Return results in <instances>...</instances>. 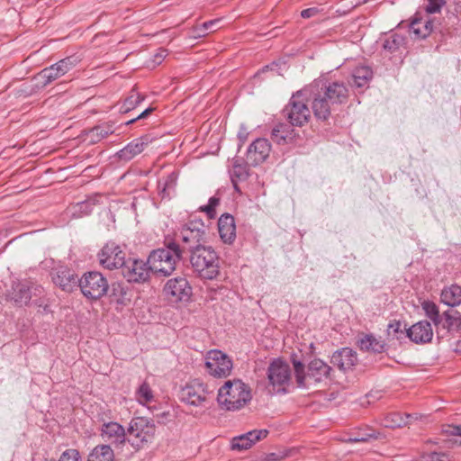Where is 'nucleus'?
Wrapping results in <instances>:
<instances>
[{
    "label": "nucleus",
    "instance_id": "f257e3e1",
    "mask_svg": "<svg viewBox=\"0 0 461 461\" xmlns=\"http://www.w3.org/2000/svg\"><path fill=\"white\" fill-rule=\"evenodd\" d=\"M311 88L312 110L317 120L327 121L331 113L339 105L345 104L349 97V90L342 81H329L319 78L308 86Z\"/></svg>",
    "mask_w": 461,
    "mask_h": 461
},
{
    "label": "nucleus",
    "instance_id": "f03ea898",
    "mask_svg": "<svg viewBox=\"0 0 461 461\" xmlns=\"http://www.w3.org/2000/svg\"><path fill=\"white\" fill-rule=\"evenodd\" d=\"M182 255L183 249L177 241L166 240L164 248L155 249L149 254L148 263L151 266L152 272L168 276L175 271Z\"/></svg>",
    "mask_w": 461,
    "mask_h": 461
},
{
    "label": "nucleus",
    "instance_id": "7ed1b4c3",
    "mask_svg": "<svg viewBox=\"0 0 461 461\" xmlns=\"http://www.w3.org/2000/svg\"><path fill=\"white\" fill-rule=\"evenodd\" d=\"M189 262L193 272L201 279L213 280L220 274V258L211 246L190 252Z\"/></svg>",
    "mask_w": 461,
    "mask_h": 461
},
{
    "label": "nucleus",
    "instance_id": "20e7f679",
    "mask_svg": "<svg viewBox=\"0 0 461 461\" xmlns=\"http://www.w3.org/2000/svg\"><path fill=\"white\" fill-rule=\"evenodd\" d=\"M311 88L303 87L294 93L287 104L282 110L283 116L291 126L303 127L311 119L308 102L312 101Z\"/></svg>",
    "mask_w": 461,
    "mask_h": 461
},
{
    "label": "nucleus",
    "instance_id": "39448f33",
    "mask_svg": "<svg viewBox=\"0 0 461 461\" xmlns=\"http://www.w3.org/2000/svg\"><path fill=\"white\" fill-rule=\"evenodd\" d=\"M250 400V390L240 380H229L218 391V404L226 411L240 410Z\"/></svg>",
    "mask_w": 461,
    "mask_h": 461
},
{
    "label": "nucleus",
    "instance_id": "423d86ee",
    "mask_svg": "<svg viewBox=\"0 0 461 461\" xmlns=\"http://www.w3.org/2000/svg\"><path fill=\"white\" fill-rule=\"evenodd\" d=\"M156 436V425L152 419L133 417L127 428V442L135 451L148 447Z\"/></svg>",
    "mask_w": 461,
    "mask_h": 461
},
{
    "label": "nucleus",
    "instance_id": "0eeeda50",
    "mask_svg": "<svg viewBox=\"0 0 461 461\" xmlns=\"http://www.w3.org/2000/svg\"><path fill=\"white\" fill-rule=\"evenodd\" d=\"M291 377L289 364L280 358L274 359L267 368L268 384L266 389L270 394L285 393L290 385Z\"/></svg>",
    "mask_w": 461,
    "mask_h": 461
},
{
    "label": "nucleus",
    "instance_id": "6e6552de",
    "mask_svg": "<svg viewBox=\"0 0 461 461\" xmlns=\"http://www.w3.org/2000/svg\"><path fill=\"white\" fill-rule=\"evenodd\" d=\"M206 237V228L202 221H191L185 224L179 232L176 234V238L182 242L180 245L183 253L203 247Z\"/></svg>",
    "mask_w": 461,
    "mask_h": 461
},
{
    "label": "nucleus",
    "instance_id": "1a4fd4ad",
    "mask_svg": "<svg viewBox=\"0 0 461 461\" xmlns=\"http://www.w3.org/2000/svg\"><path fill=\"white\" fill-rule=\"evenodd\" d=\"M85 297L96 300L104 296L108 290L106 278L99 272L86 273L78 281V285Z\"/></svg>",
    "mask_w": 461,
    "mask_h": 461
},
{
    "label": "nucleus",
    "instance_id": "9d476101",
    "mask_svg": "<svg viewBox=\"0 0 461 461\" xmlns=\"http://www.w3.org/2000/svg\"><path fill=\"white\" fill-rule=\"evenodd\" d=\"M213 389L199 379H194L181 390V401L186 404L201 407L207 402Z\"/></svg>",
    "mask_w": 461,
    "mask_h": 461
},
{
    "label": "nucleus",
    "instance_id": "9b49d317",
    "mask_svg": "<svg viewBox=\"0 0 461 461\" xmlns=\"http://www.w3.org/2000/svg\"><path fill=\"white\" fill-rule=\"evenodd\" d=\"M205 367L210 375L222 378L230 375L233 365L231 358L227 354L214 349L207 352Z\"/></svg>",
    "mask_w": 461,
    "mask_h": 461
},
{
    "label": "nucleus",
    "instance_id": "f8f14e48",
    "mask_svg": "<svg viewBox=\"0 0 461 461\" xmlns=\"http://www.w3.org/2000/svg\"><path fill=\"white\" fill-rule=\"evenodd\" d=\"M78 61L79 59L76 56L67 57L58 61L57 63L42 69L40 73L37 74L35 79L37 80L38 84L41 85V86H46L47 85L67 74L78 63Z\"/></svg>",
    "mask_w": 461,
    "mask_h": 461
},
{
    "label": "nucleus",
    "instance_id": "ddd939ff",
    "mask_svg": "<svg viewBox=\"0 0 461 461\" xmlns=\"http://www.w3.org/2000/svg\"><path fill=\"white\" fill-rule=\"evenodd\" d=\"M125 256V252L113 241L107 242L97 254L99 264L109 270L121 268Z\"/></svg>",
    "mask_w": 461,
    "mask_h": 461
},
{
    "label": "nucleus",
    "instance_id": "4468645a",
    "mask_svg": "<svg viewBox=\"0 0 461 461\" xmlns=\"http://www.w3.org/2000/svg\"><path fill=\"white\" fill-rule=\"evenodd\" d=\"M122 274L128 282L141 283L149 279L152 272L151 266L148 261L128 258L125 259L124 265L122 266Z\"/></svg>",
    "mask_w": 461,
    "mask_h": 461
},
{
    "label": "nucleus",
    "instance_id": "2eb2a0df",
    "mask_svg": "<svg viewBox=\"0 0 461 461\" xmlns=\"http://www.w3.org/2000/svg\"><path fill=\"white\" fill-rule=\"evenodd\" d=\"M100 436L107 445L115 447L122 446L127 441V429L115 421L104 422L100 429Z\"/></svg>",
    "mask_w": 461,
    "mask_h": 461
},
{
    "label": "nucleus",
    "instance_id": "dca6fc26",
    "mask_svg": "<svg viewBox=\"0 0 461 461\" xmlns=\"http://www.w3.org/2000/svg\"><path fill=\"white\" fill-rule=\"evenodd\" d=\"M164 291L174 302H186L192 295V287L185 277L169 279L164 287Z\"/></svg>",
    "mask_w": 461,
    "mask_h": 461
},
{
    "label": "nucleus",
    "instance_id": "f3484780",
    "mask_svg": "<svg viewBox=\"0 0 461 461\" xmlns=\"http://www.w3.org/2000/svg\"><path fill=\"white\" fill-rule=\"evenodd\" d=\"M51 276L53 283L65 292H72L78 285L77 276L67 267L61 266L55 268Z\"/></svg>",
    "mask_w": 461,
    "mask_h": 461
},
{
    "label": "nucleus",
    "instance_id": "a211bd4d",
    "mask_svg": "<svg viewBox=\"0 0 461 461\" xmlns=\"http://www.w3.org/2000/svg\"><path fill=\"white\" fill-rule=\"evenodd\" d=\"M404 330L408 338L417 344L429 342L433 338V330L430 322L428 321H418L409 329L404 327Z\"/></svg>",
    "mask_w": 461,
    "mask_h": 461
},
{
    "label": "nucleus",
    "instance_id": "6ab92c4d",
    "mask_svg": "<svg viewBox=\"0 0 461 461\" xmlns=\"http://www.w3.org/2000/svg\"><path fill=\"white\" fill-rule=\"evenodd\" d=\"M330 362L339 370L346 372L352 369L357 365V355L353 349L343 348L332 354Z\"/></svg>",
    "mask_w": 461,
    "mask_h": 461
},
{
    "label": "nucleus",
    "instance_id": "aec40b11",
    "mask_svg": "<svg viewBox=\"0 0 461 461\" xmlns=\"http://www.w3.org/2000/svg\"><path fill=\"white\" fill-rule=\"evenodd\" d=\"M150 142L148 135L141 136L128 143L123 149L117 152L119 160L128 162L140 154Z\"/></svg>",
    "mask_w": 461,
    "mask_h": 461
},
{
    "label": "nucleus",
    "instance_id": "412c9836",
    "mask_svg": "<svg viewBox=\"0 0 461 461\" xmlns=\"http://www.w3.org/2000/svg\"><path fill=\"white\" fill-rule=\"evenodd\" d=\"M218 230L224 243L231 244L236 239L234 217L229 213L222 214L218 221Z\"/></svg>",
    "mask_w": 461,
    "mask_h": 461
},
{
    "label": "nucleus",
    "instance_id": "4be33fe9",
    "mask_svg": "<svg viewBox=\"0 0 461 461\" xmlns=\"http://www.w3.org/2000/svg\"><path fill=\"white\" fill-rule=\"evenodd\" d=\"M259 441V429H253L245 434L234 437L230 441V448L235 451H245Z\"/></svg>",
    "mask_w": 461,
    "mask_h": 461
},
{
    "label": "nucleus",
    "instance_id": "5701e85b",
    "mask_svg": "<svg viewBox=\"0 0 461 461\" xmlns=\"http://www.w3.org/2000/svg\"><path fill=\"white\" fill-rule=\"evenodd\" d=\"M331 367L320 358H314L308 364L307 376L314 382H321L330 377Z\"/></svg>",
    "mask_w": 461,
    "mask_h": 461
},
{
    "label": "nucleus",
    "instance_id": "b1692460",
    "mask_svg": "<svg viewBox=\"0 0 461 461\" xmlns=\"http://www.w3.org/2000/svg\"><path fill=\"white\" fill-rule=\"evenodd\" d=\"M418 415L409 413L392 412L386 414L382 420V425L385 428H401L410 425L412 420H417Z\"/></svg>",
    "mask_w": 461,
    "mask_h": 461
},
{
    "label": "nucleus",
    "instance_id": "393cba45",
    "mask_svg": "<svg viewBox=\"0 0 461 461\" xmlns=\"http://www.w3.org/2000/svg\"><path fill=\"white\" fill-rule=\"evenodd\" d=\"M357 345L361 350L373 352V353H382L385 350V343L376 339L372 334H366L361 337L357 340Z\"/></svg>",
    "mask_w": 461,
    "mask_h": 461
},
{
    "label": "nucleus",
    "instance_id": "a878e982",
    "mask_svg": "<svg viewBox=\"0 0 461 461\" xmlns=\"http://www.w3.org/2000/svg\"><path fill=\"white\" fill-rule=\"evenodd\" d=\"M372 76L373 72L370 68L366 66L356 68L352 73V86L357 89L368 87Z\"/></svg>",
    "mask_w": 461,
    "mask_h": 461
},
{
    "label": "nucleus",
    "instance_id": "bb28decb",
    "mask_svg": "<svg viewBox=\"0 0 461 461\" xmlns=\"http://www.w3.org/2000/svg\"><path fill=\"white\" fill-rule=\"evenodd\" d=\"M440 301L450 307L461 304V286L451 285L448 287H445L441 291Z\"/></svg>",
    "mask_w": 461,
    "mask_h": 461
},
{
    "label": "nucleus",
    "instance_id": "cd10ccee",
    "mask_svg": "<svg viewBox=\"0 0 461 461\" xmlns=\"http://www.w3.org/2000/svg\"><path fill=\"white\" fill-rule=\"evenodd\" d=\"M432 32V23L430 21H423L414 19L410 24V33H412L417 39H424Z\"/></svg>",
    "mask_w": 461,
    "mask_h": 461
},
{
    "label": "nucleus",
    "instance_id": "c85d7f7f",
    "mask_svg": "<svg viewBox=\"0 0 461 461\" xmlns=\"http://www.w3.org/2000/svg\"><path fill=\"white\" fill-rule=\"evenodd\" d=\"M87 461H114L110 445H97L89 454Z\"/></svg>",
    "mask_w": 461,
    "mask_h": 461
},
{
    "label": "nucleus",
    "instance_id": "c756f323",
    "mask_svg": "<svg viewBox=\"0 0 461 461\" xmlns=\"http://www.w3.org/2000/svg\"><path fill=\"white\" fill-rule=\"evenodd\" d=\"M405 44V37L397 33L391 32L386 34L382 44L384 50L389 53H394Z\"/></svg>",
    "mask_w": 461,
    "mask_h": 461
},
{
    "label": "nucleus",
    "instance_id": "7c9ffc66",
    "mask_svg": "<svg viewBox=\"0 0 461 461\" xmlns=\"http://www.w3.org/2000/svg\"><path fill=\"white\" fill-rule=\"evenodd\" d=\"M176 180L177 176L173 172L158 181L159 194H161L162 198L171 196V194L175 192Z\"/></svg>",
    "mask_w": 461,
    "mask_h": 461
},
{
    "label": "nucleus",
    "instance_id": "2f4dec72",
    "mask_svg": "<svg viewBox=\"0 0 461 461\" xmlns=\"http://www.w3.org/2000/svg\"><path fill=\"white\" fill-rule=\"evenodd\" d=\"M144 95H140L133 88L130 95L124 99L122 104L120 106V112L122 113H127L137 107L143 100Z\"/></svg>",
    "mask_w": 461,
    "mask_h": 461
},
{
    "label": "nucleus",
    "instance_id": "473e14b6",
    "mask_svg": "<svg viewBox=\"0 0 461 461\" xmlns=\"http://www.w3.org/2000/svg\"><path fill=\"white\" fill-rule=\"evenodd\" d=\"M113 132V125L111 123H104L94 127L89 131V136L92 142H98L108 137Z\"/></svg>",
    "mask_w": 461,
    "mask_h": 461
},
{
    "label": "nucleus",
    "instance_id": "72a5a7b5",
    "mask_svg": "<svg viewBox=\"0 0 461 461\" xmlns=\"http://www.w3.org/2000/svg\"><path fill=\"white\" fill-rule=\"evenodd\" d=\"M422 310L426 316L430 319L435 326H438L442 321V316L439 314L438 305L431 301H424L421 303Z\"/></svg>",
    "mask_w": 461,
    "mask_h": 461
},
{
    "label": "nucleus",
    "instance_id": "f704fd0d",
    "mask_svg": "<svg viewBox=\"0 0 461 461\" xmlns=\"http://www.w3.org/2000/svg\"><path fill=\"white\" fill-rule=\"evenodd\" d=\"M154 399L153 392L149 384L146 382L142 383L136 391V400L142 405H147Z\"/></svg>",
    "mask_w": 461,
    "mask_h": 461
},
{
    "label": "nucleus",
    "instance_id": "c9c22d12",
    "mask_svg": "<svg viewBox=\"0 0 461 461\" xmlns=\"http://www.w3.org/2000/svg\"><path fill=\"white\" fill-rule=\"evenodd\" d=\"M32 298V293L30 288L23 285H17L14 292V300L20 305L27 304Z\"/></svg>",
    "mask_w": 461,
    "mask_h": 461
},
{
    "label": "nucleus",
    "instance_id": "e433bc0d",
    "mask_svg": "<svg viewBox=\"0 0 461 461\" xmlns=\"http://www.w3.org/2000/svg\"><path fill=\"white\" fill-rule=\"evenodd\" d=\"M446 323L443 325L448 330H457L461 326V316L458 312L446 311L443 313Z\"/></svg>",
    "mask_w": 461,
    "mask_h": 461
},
{
    "label": "nucleus",
    "instance_id": "4c0bfd02",
    "mask_svg": "<svg viewBox=\"0 0 461 461\" xmlns=\"http://www.w3.org/2000/svg\"><path fill=\"white\" fill-rule=\"evenodd\" d=\"M259 139H256L249 147L246 154V164L249 167H256L259 163V153L258 151V143Z\"/></svg>",
    "mask_w": 461,
    "mask_h": 461
},
{
    "label": "nucleus",
    "instance_id": "58836bf2",
    "mask_svg": "<svg viewBox=\"0 0 461 461\" xmlns=\"http://www.w3.org/2000/svg\"><path fill=\"white\" fill-rule=\"evenodd\" d=\"M290 125L285 123H278L272 130V138L277 143L285 141L288 134L290 133Z\"/></svg>",
    "mask_w": 461,
    "mask_h": 461
},
{
    "label": "nucleus",
    "instance_id": "ea45409f",
    "mask_svg": "<svg viewBox=\"0 0 461 461\" xmlns=\"http://www.w3.org/2000/svg\"><path fill=\"white\" fill-rule=\"evenodd\" d=\"M221 23V19H214L208 22H204L200 26L194 29L197 37L205 36L208 32H214L219 27L218 24Z\"/></svg>",
    "mask_w": 461,
    "mask_h": 461
},
{
    "label": "nucleus",
    "instance_id": "a19ab883",
    "mask_svg": "<svg viewBox=\"0 0 461 461\" xmlns=\"http://www.w3.org/2000/svg\"><path fill=\"white\" fill-rule=\"evenodd\" d=\"M293 365H294L295 378H296L298 386H300V387L305 386L304 381L306 378V375L304 373V365L301 361L296 360L294 358L293 359Z\"/></svg>",
    "mask_w": 461,
    "mask_h": 461
},
{
    "label": "nucleus",
    "instance_id": "79ce46f5",
    "mask_svg": "<svg viewBox=\"0 0 461 461\" xmlns=\"http://www.w3.org/2000/svg\"><path fill=\"white\" fill-rule=\"evenodd\" d=\"M220 203V198L216 195L212 196L209 199L208 204L201 206V211L206 212L209 218H213L215 216V208Z\"/></svg>",
    "mask_w": 461,
    "mask_h": 461
},
{
    "label": "nucleus",
    "instance_id": "37998d69",
    "mask_svg": "<svg viewBox=\"0 0 461 461\" xmlns=\"http://www.w3.org/2000/svg\"><path fill=\"white\" fill-rule=\"evenodd\" d=\"M288 456V451L271 452L261 455V461H280Z\"/></svg>",
    "mask_w": 461,
    "mask_h": 461
},
{
    "label": "nucleus",
    "instance_id": "c03bdc74",
    "mask_svg": "<svg viewBox=\"0 0 461 461\" xmlns=\"http://www.w3.org/2000/svg\"><path fill=\"white\" fill-rule=\"evenodd\" d=\"M445 5V0H428L425 10L428 14H436Z\"/></svg>",
    "mask_w": 461,
    "mask_h": 461
},
{
    "label": "nucleus",
    "instance_id": "a18cd8bd",
    "mask_svg": "<svg viewBox=\"0 0 461 461\" xmlns=\"http://www.w3.org/2000/svg\"><path fill=\"white\" fill-rule=\"evenodd\" d=\"M387 333L389 336H393V338L398 339V334L403 333V330L402 329V323L399 321H393V322L389 323L387 328Z\"/></svg>",
    "mask_w": 461,
    "mask_h": 461
},
{
    "label": "nucleus",
    "instance_id": "49530a36",
    "mask_svg": "<svg viewBox=\"0 0 461 461\" xmlns=\"http://www.w3.org/2000/svg\"><path fill=\"white\" fill-rule=\"evenodd\" d=\"M59 461H80L79 452L76 449H68L61 454Z\"/></svg>",
    "mask_w": 461,
    "mask_h": 461
},
{
    "label": "nucleus",
    "instance_id": "de8ad7c7",
    "mask_svg": "<svg viewBox=\"0 0 461 461\" xmlns=\"http://www.w3.org/2000/svg\"><path fill=\"white\" fill-rule=\"evenodd\" d=\"M424 461H448L445 453L431 452L423 456Z\"/></svg>",
    "mask_w": 461,
    "mask_h": 461
},
{
    "label": "nucleus",
    "instance_id": "09e8293b",
    "mask_svg": "<svg viewBox=\"0 0 461 461\" xmlns=\"http://www.w3.org/2000/svg\"><path fill=\"white\" fill-rule=\"evenodd\" d=\"M173 418H174V415L168 411H162L156 415L157 421L159 424H167V423L172 421Z\"/></svg>",
    "mask_w": 461,
    "mask_h": 461
},
{
    "label": "nucleus",
    "instance_id": "8fccbe9b",
    "mask_svg": "<svg viewBox=\"0 0 461 461\" xmlns=\"http://www.w3.org/2000/svg\"><path fill=\"white\" fill-rule=\"evenodd\" d=\"M321 13V9L318 7H310L301 12V16L304 19H309L316 16Z\"/></svg>",
    "mask_w": 461,
    "mask_h": 461
},
{
    "label": "nucleus",
    "instance_id": "3c124183",
    "mask_svg": "<svg viewBox=\"0 0 461 461\" xmlns=\"http://www.w3.org/2000/svg\"><path fill=\"white\" fill-rule=\"evenodd\" d=\"M270 149L271 145L269 141L266 139H261V162L267 158Z\"/></svg>",
    "mask_w": 461,
    "mask_h": 461
},
{
    "label": "nucleus",
    "instance_id": "603ef678",
    "mask_svg": "<svg viewBox=\"0 0 461 461\" xmlns=\"http://www.w3.org/2000/svg\"><path fill=\"white\" fill-rule=\"evenodd\" d=\"M375 438V436L374 433H362L357 434L354 438H351L350 440L353 442H365L367 441L369 438Z\"/></svg>",
    "mask_w": 461,
    "mask_h": 461
},
{
    "label": "nucleus",
    "instance_id": "864d4df0",
    "mask_svg": "<svg viewBox=\"0 0 461 461\" xmlns=\"http://www.w3.org/2000/svg\"><path fill=\"white\" fill-rule=\"evenodd\" d=\"M446 432L449 435L459 437V443L461 444V426H448Z\"/></svg>",
    "mask_w": 461,
    "mask_h": 461
},
{
    "label": "nucleus",
    "instance_id": "5fc2aeb1",
    "mask_svg": "<svg viewBox=\"0 0 461 461\" xmlns=\"http://www.w3.org/2000/svg\"><path fill=\"white\" fill-rule=\"evenodd\" d=\"M232 174L240 179H245L249 175L240 166L234 167Z\"/></svg>",
    "mask_w": 461,
    "mask_h": 461
},
{
    "label": "nucleus",
    "instance_id": "6e6d98bb",
    "mask_svg": "<svg viewBox=\"0 0 461 461\" xmlns=\"http://www.w3.org/2000/svg\"><path fill=\"white\" fill-rule=\"evenodd\" d=\"M167 50L164 49H159L158 52L154 55V62L159 64L162 60L167 57Z\"/></svg>",
    "mask_w": 461,
    "mask_h": 461
},
{
    "label": "nucleus",
    "instance_id": "4d7b16f0",
    "mask_svg": "<svg viewBox=\"0 0 461 461\" xmlns=\"http://www.w3.org/2000/svg\"><path fill=\"white\" fill-rule=\"evenodd\" d=\"M153 111V108L149 107V108H147L146 110H144L141 113H140L136 118L134 119H131L130 121H128L126 122L127 125L129 124H131L133 123L134 122H136L137 120H140V119H144L146 118L148 115H149Z\"/></svg>",
    "mask_w": 461,
    "mask_h": 461
},
{
    "label": "nucleus",
    "instance_id": "13d9d810",
    "mask_svg": "<svg viewBox=\"0 0 461 461\" xmlns=\"http://www.w3.org/2000/svg\"><path fill=\"white\" fill-rule=\"evenodd\" d=\"M268 434V431L267 429H261V439L263 438H266Z\"/></svg>",
    "mask_w": 461,
    "mask_h": 461
}]
</instances>
